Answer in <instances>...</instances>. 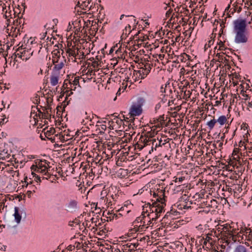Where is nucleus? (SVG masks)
Returning a JSON list of instances; mask_svg holds the SVG:
<instances>
[{"instance_id":"obj_1","label":"nucleus","mask_w":252,"mask_h":252,"mask_svg":"<svg viewBox=\"0 0 252 252\" xmlns=\"http://www.w3.org/2000/svg\"><path fill=\"white\" fill-rule=\"evenodd\" d=\"M2 8V14L5 19H8L7 20V27L5 29V32L7 33L9 36L15 38L20 34V29L19 27L16 26L13 23L10 24L11 20L9 18L11 17V11L10 10V7L9 5L7 6L5 4H1Z\"/></svg>"},{"instance_id":"obj_2","label":"nucleus","mask_w":252,"mask_h":252,"mask_svg":"<svg viewBox=\"0 0 252 252\" xmlns=\"http://www.w3.org/2000/svg\"><path fill=\"white\" fill-rule=\"evenodd\" d=\"M138 64L140 66L139 68L140 69L139 70H134L133 71L132 78L135 77L134 79L135 81L137 80V77L139 79H144L145 77V75H147L150 72L152 67L154 66L156 67L157 65V64H141V65L140 64Z\"/></svg>"},{"instance_id":"obj_3","label":"nucleus","mask_w":252,"mask_h":252,"mask_svg":"<svg viewBox=\"0 0 252 252\" xmlns=\"http://www.w3.org/2000/svg\"><path fill=\"white\" fill-rule=\"evenodd\" d=\"M86 65L87 64H85ZM87 67H86L85 65H83L82 67H84V69L82 70V72L83 73V75L85 74L86 76H90L95 75V71L96 69L99 67L104 66H102L101 64H87Z\"/></svg>"},{"instance_id":"obj_4","label":"nucleus","mask_w":252,"mask_h":252,"mask_svg":"<svg viewBox=\"0 0 252 252\" xmlns=\"http://www.w3.org/2000/svg\"><path fill=\"white\" fill-rule=\"evenodd\" d=\"M247 21L245 19H237L233 21L234 32L246 31Z\"/></svg>"},{"instance_id":"obj_5","label":"nucleus","mask_w":252,"mask_h":252,"mask_svg":"<svg viewBox=\"0 0 252 252\" xmlns=\"http://www.w3.org/2000/svg\"><path fill=\"white\" fill-rule=\"evenodd\" d=\"M235 33V42L237 43H244L247 42L248 37L246 31L234 32Z\"/></svg>"},{"instance_id":"obj_6","label":"nucleus","mask_w":252,"mask_h":252,"mask_svg":"<svg viewBox=\"0 0 252 252\" xmlns=\"http://www.w3.org/2000/svg\"><path fill=\"white\" fill-rule=\"evenodd\" d=\"M142 112V108L133 104L129 110V115L130 117H134L135 116H139Z\"/></svg>"},{"instance_id":"obj_7","label":"nucleus","mask_w":252,"mask_h":252,"mask_svg":"<svg viewBox=\"0 0 252 252\" xmlns=\"http://www.w3.org/2000/svg\"><path fill=\"white\" fill-rule=\"evenodd\" d=\"M109 59L112 61H116V63H118L124 61L123 54L119 50H117L115 52V54L109 58Z\"/></svg>"},{"instance_id":"obj_8","label":"nucleus","mask_w":252,"mask_h":252,"mask_svg":"<svg viewBox=\"0 0 252 252\" xmlns=\"http://www.w3.org/2000/svg\"><path fill=\"white\" fill-rule=\"evenodd\" d=\"M140 140H141V142L144 143V146L150 145V142H152V151H153V150H154L153 146L155 145V143L156 142V139H150V138H149L148 136L141 135L140 136Z\"/></svg>"},{"instance_id":"obj_9","label":"nucleus","mask_w":252,"mask_h":252,"mask_svg":"<svg viewBox=\"0 0 252 252\" xmlns=\"http://www.w3.org/2000/svg\"><path fill=\"white\" fill-rule=\"evenodd\" d=\"M67 208V211L70 213L75 212L77 209V202L75 200H71L68 204L66 205Z\"/></svg>"},{"instance_id":"obj_10","label":"nucleus","mask_w":252,"mask_h":252,"mask_svg":"<svg viewBox=\"0 0 252 252\" xmlns=\"http://www.w3.org/2000/svg\"><path fill=\"white\" fill-rule=\"evenodd\" d=\"M230 64L236 66V64H224V65H223V64H219V65L217 66V68L219 66L221 68L220 73H221V76H226L227 72L226 70H229L231 68Z\"/></svg>"},{"instance_id":"obj_11","label":"nucleus","mask_w":252,"mask_h":252,"mask_svg":"<svg viewBox=\"0 0 252 252\" xmlns=\"http://www.w3.org/2000/svg\"><path fill=\"white\" fill-rule=\"evenodd\" d=\"M148 212V210L147 209H146V211H143L141 215L138 217H137L135 220L134 221L133 223L143 222V224L145 223V221H144L143 220L146 218L145 214Z\"/></svg>"},{"instance_id":"obj_12","label":"nucleus","mask_w":252,"mask_h":252,"mask_svg":"<svg viewBox=\"0 0 252 252\" xmlns=\"http://www.w3.org/2000/svg\"><path fill=\"white\" fill-rule=\"evenodd\" d=\"M19 208L18 207H15L14 208V219L16 222L19 224L22 219L21 215L20 214L19 212Z\"/></svg>"},{"instance_id":"obj_13","label":"nucleus","mask_w":252,"mask_h":252,"mask_svg":"<svg viewBox=\"0 0 252 252\" xmlns=\"http://www.w3.org/2000/svg\"><path fill=\"white\" fill-rule=\"evenodd\" d=\"M157 201L158 202H160L162 204H164V206H165V205H166L165 203V200H164V201H163V198H161V197H159L158 198ZM158 217H159L160 214L162 213L163 212H164V206L163 205H160L158 204Z\"/></svg>"},{"instance_id":"obj_14","label":"nucleus","mask_w":252,"mask_h":252,"mask_svg":"<svg viewBox=\"0 0 252 252\" xmlns=\"http://www.w3.org/2000/svg\"><path fill=\"white\" fill-rule=\"evenodd\" d=\"M157 204V203L156 202H154L152 204H151L150 203H148L147 204H145L143 206V210L146 211L145 208L149 207L150 209V214L151 215L152 214L154 213V211L155 208Z\"/></svg>"},{"instance_id":"obj_15","label":"nucleus","mask_w":252,"mask_h":252,"mask_svg":"<svg viewBox=\"0 0 252 252\" xmlns=\"http://www.w3.org/2000/svg\"><path fill=\"white\" fill-rule=\"evenodd\" d=\"M52 58V63H58L61 58L60 52L58 51H54V53H53Z\"/></svg>"},{"instance_id":"obj_16","label":"nucleus","mask_w":252,"mask_h":252,"mask_svg":"<svg viewBox=\"0 0 252 252\" xmlns=\"http://www.w3.org/2000/svg\"><path fill=\"white\" fill-rule=\"evenodd\" d=\"M55 66L53 68L52 73L55 75H60V70L64 66V64H55Z\"/></svg>"},{"instance_id":"obj_17","label":"nucleus","mask_w":252,"mask_h":252,"mask_svg":"<svg viewBox=\"0 0 252 252\" xmlns=\"http://www.w3.org/2000/svg\"><path fill=\"white\" fill-rule=\"evenodd\" d=\"M59 75H55L54 73H52L50 79L51 84L52 86H54L58 84Z\"/></svg>"},{"instance_id":"obj_18","label":"nucleus","mask_w":252,"mask_h":252,"mask_svg":"<svg viewBox=\"0 0 252 252\" xmlns=\"http://www.w3.org/2000/svg\"><path fill=\"white\" fill-rule=\"evenodd\" d=\"M126 72H125V79L124 81L126 80V82L129 81V76L131 75L132 70H131L130 67H127V65L126 66Z\"/></svg>"},{"instance_id":"obj_19","label":"nucleus","mask_w":252,"mask_h":252,"mask_svg":"<svg viewBox=\"0 0 252 252\" xmlns=\"http://www.w3.org/2000/svg\"><path fill=\"white\" fill-rule=\"evenodd\" d=\"M237 229L236 228H233L232 230H230L229 233V238H231L232 240L234 242H236V236L235 235V234L236 233Z\"/></svg>"},{"instance_id":"obj_20","label":"nucleus","mask_w":252,"mask_h":252,"mask_svg":"<svg viewBox=\"0 0 252 252\" xmlns=\"http://www.w3.org/2000/svg\"><path fill=\"white\" fill-rule=\"evenodd\" d=\"M145 102V99L143 97H140L137 98L136 104L135 105L140 108H142Z\"/></svg>"},{"instance_id":"obj_21","label":"nucleus","mask_w":252,"mask_h":252,"mask_svg":"<svg viewBox=\"0 0 252 252\" xmlns=\"http://www.w3.org/2000/svg\"><path fill=\"white\" fill-rule=\"evenodd\" d=\"M227 121V119L224 115H222L218 118L217 122H218L220 125H224Z\"/></svg>"},{"instance_id":"obj_22","label":"nucleus","mask_w":252,"mask_h":252,"mask_svg":"<svg viewBox=\"0 0 252 252\" xmlns=\"http://www.w3.org/2000/svg\"><path fill=\"white\" fill-rule=\"evenodd\" d=\"M234 252H247V249L244 246L239 245L236 247Z\"/></svg>"},{"instance_id":"obj_23","label":"nucleus","mask_w":252,"mask_h":252,"mask_svg":"<svg viewBox=\"0 0 252 252\" xmlns=\"http://www.w3.org/2000/svg\"><path fill=\"white\" fill-rule=\"evenodd\" d=\"M68 62H76V57L74 55L73 53H69L68 54Z\"/></svg>"},{"instance_id":"obj_24","label":"nucleus","mask_w":252,"mask_h":252,"mask_svg":"<svg viewBox=\"0 0 252 252\" xmlns=\"http://www.w3.org/2000/svg\"><path fill=\"white\" fill-rule=\"evenodd\" d=\"M216 123L217 120L215 119H213V120H211L209 122H208L207 124V125L209 126L210 129H212L214 128V126Z\"/></svg>"},{"instance_id":"obj_25","label":"nucleus","mask_w":252,"mask_h":252,"mask_svg":"<svg viewBox=\"0 0 252 252\" xmlns=\"http://www.w3.org/2000/svg\"><path fill=\"white\" fill-rule=\"evenodd\" d=\"M138 245H139V244L138 243H130V244L128 243V244H126L125 246L127 248H131V249L130 250L131 251H134V249L136 248Z\"/></svg>"},{"instance_id":"obj_26","label":"nucleus","mask_w":252,"mask_h":252,"mask_svg":"<svg viewBox=\"0 0 252 252\" xmlns=\"http://www.w3.org/2000/svg\"><path fill=\"white\" fill-rule=\"evenodd\" d=\"M108 214H111V216H110L109 217V218L110 219V220H114V219H117L118 218H119L120 217H122L123 216V215L121 213H119V214H111L110 213V212H108Z\"/></svg>"},{"instance_id":"obj_27","label":"nucleus","mask_w":252,"mask_h":252,"mask_svg":"<svg viewBox=\"0 0 252 252\" xmlns=\"http://www.w3.org/2000/svg\"><path fill=\"white\" fill-rule=\"evenodd\" d=\"M23 22V20L22 18H18L15 20H13L12 23L16 26L19 27L20 28L21 27L20 24H22Z\"/></svg>"},{"instance_id":"obj_28","label":"nucleus","mask_w":252,"mask_h":252,"mask_svg":"<svg viewBox=\"0 0 252 252\" xmlns=\"http://www.w3.org/2000/svg\"><path fill=\"white\" fill-rule=\"evenodd\" d=\"M115 49V47H112L110 49L109 53H107V52H106L107 53V55L108 56V58L109 59V58L111 57L112 55H113L115 54L114 50Z\"/></svg>"},{"instance_id":"obj_29","label":"nucleus","mask_w":252,"mask_h":252,"mask_svg":"<svg viewBox=\"0 0 252 252\" xmlns=\"http://www.w3.org/2000/svg\"><path fill=\"white\" fill-rule=\"evenodd\" d=\"M80 77H75L73 81V85L74 86H78L80 87H81L80 85V82H79Z\"/></svg>"},{"instance_id":"obj_30","label":"nucleus","mask_w":252,"mask_h":252,"mask_svg":"<svg viewBox=\"0 0 252 252\" xmlns=\"http://www.w3.org/2000/svg\"><path fill=\"white\" fill-rule=\"evenodd\" d=\"M5 150H3L2 151V152L4 153V154H2V153H0V157H1V158H2L1 157L2 156H3V158H4V159L5 158H9V157L10 156V155L7 152V150H6V151H5Z\"/></svg>"},{"instance_id":"obj_31","label":"nucleus","mask_w":252,"mask_h":252,"mask_svg":"<svg viewBox=\"0 0 252 252\" xmlns=\"http://www.w3.org/2000/svg\"><path fill=\"white\" fill-rule=\"evenodd\" d=\"M38 112L39 114H42V116L44 117V119H51V115H49V118L47 117V115L48 114V112L47 111L46 113H43L41 112L40 110L38 109Z\"/></svg>"},{"instance_id":"obj_32","label":"nucleus","mask_w":252,"mask_h":252,"mask_svg":"<svg viewBox=\"0 0 252 252\" xmlns=\"http://www.w3.org/2000/svg\"><path fill=\"white\" fill-rule=\"evenodd\" d=\"M165 144V143H162V140L160 139L159 141H158V143H156V144H155V147L154 148V149H155V150H156V148L157 147H162L163 145H164Z\"/></svg>"},{"instance_id":"obj_33","label":"nucleus","mask_w":252,"mask_h":252,"mask_svg":"<svg viewBox=\"0 0 252 252\" xmlns=\"http://www.w3.org/2000/svg\"><path fill=\"white\" fill-rule=\"evenodd\" d=\"M232 6L234 7V11L235 12H237L238 13H239L242 10V8L241 6L238 5L237 4H236V5H234V4H232Z\"/></svg>"},{"instance_id":"obj_34","label":"nucleus","mask_w":252,"mask_h":252,"mask_svg":"<svg viewBox=\"0 0 252 252\" xmlns=\"http://www.w3.org/2000/svg\"><path fill=\"white\" fill-rule=\"evenodd\" d=\"M28 189H29V190H31L33 192H35V190L37 189V188L35 186V185L32 184V185H29Z\"/></svg>"},{"instance_id":"obj_35","label":"nucleus","mask_w":252,"mask_h":252,"mask_svg":"<svg viewBox=\"0 0 252 252\" xmlns=\"http://www.w3.org/2000/svg\"><path fill=\"white\" fill-rule=\"evenodd\" d=\"M148 217L150 219V220H151L152 222L154 221H156L158 219V217L157 216H152V218H151V215L148 214L147 215Z\"/></svg>"},{"instance_id":"obj_36","label":"nucleus","mask_w":252,"mask_h":252,"mask_svg":"<svg viewBox=\"0 0 252 252\" xmlns=\"http://www.w3.org/2000/svg\"><path fill=\"white\" fill-rule=\"evenodd\" d=\"M232 227L229 225L226 224L223 227V230H226V231L228 232V233H230V230L231 229Z\"/></svg>"},{"instance_id":"obj_37","label":"nucleus","mask_w":252,"mask_h":252,"mask_svg":"<svg viewBox=\"0 0 252 252\" xmlns=\"http://www.w3.org/2000/svg\"><path fill=\"white\" fill-rule=\"evenodd\" d=\"M123 67L122 66H120V73L125 74V72H126V64H123Z\"/></svg>"},{"instance_id":"obj_38","label":"nucleus","mask_w":252,"mask_h":252,"mask_svg":"<svg viewBox=\"0 0 252 252\" xmlns=\"http://www.w3.org/2000/svg\"><path fill=\"white\" fill-rule=\"evenodd\" d=\"M56 130L53 127H52L50 128V130H48L47 131V132L46 133H44V135L45 137H47V133L49 132L51 134H54Z\"/></svg>"},{"instance_id":"obj_39","label":"nucleus","mask_w":252,"mask_h":252,"mask_svg":"<svg viewBox=\"0 0 252 252\" xmlns=\"http://www.w3.org/2000/svg\"><path fill=\"white\" fill-rule=\"evenodd\" d=\"M39 172L40 173L43 174L44 175L47 176L48 177H49V174L47 171H46V168H44V169H41V170L39 171L38 172Z\"/></svg>"},{"instance_id":"obj_40","label":"nucleus","mask_w":252,"mask_h":252,"mask_svg":"<svg viewBox=\"0 0 252 252\" xmlns=\"http://www.w3.org/2000/svg\"><path fill=\"white\" fill-rule=\"evenodd\" d=\"M123 117L124 118L125 121L126 122V123H128L129 122H130V123L134 122V118L130 119L129 121H127V120L128 119L127 117H126L124 115L123 116Z\"/></svg>"},{"instance_id":"obj_41","label":"nucleus","mask_w":252,"mask_h":252,"mask_svg":"<svg viewBox=\"0 0 252 252\" xmlns=\"http://www.w3.org/2000/svg\"><path fill=\"white\" fill-rule=\"evenodd\" d=\"M34 100L35 101H36V102H35L34 101L33 102L34 103H36L37 104L38 103H40V98H39V96L37 94H35V96L34 97Z\"/></svg>"},{"instance_id":"obj_42","label":"nucleus","mask_w":252,"mask_h":252,"mask_svg":"<svg viewBox=\"0 0 252 252\" xmlns=\"http://www.w3.org/2000/svg\"><path fill=\"white\" fill-rule=\"evenodd\" d=\"M29 177L28 175L24 174V181H22V183H29Z\"/></svg>"},{"instance_id":"obj_43","label":"nucleus","mask_w":252,"mask_h":252,"mask_svg":"<svg viewBox=\"0 0 252 252\" xmlns=\"http://www.w3.org/2000/svg\"><path fill=\"white\" fill-rule=\"evenodd\" d=\"M158 204H157L156 205V207L155 208L154 211V213H155L154 215L158 216Z\"/></svg>"},{"instance_id":"obj_44","label":"nucleus","mask_w":252,"mask_h":252,"mask_svg":"<svg viewBox=\"0 0 252 252\" xmlns=\"http://www.w3.org/2000/svg\"><path fill=\"white\" fill-rule=\"evenodd\" d=\"M34 181L37 183H40L41 182L40 177L38 175H36L35 176V177L34 178Z\"/></svg>"},{"instance_id":"obj_45","label":"nucleus","mask_w":252,"mask_h":252,"mask_svg":"<svg viewBox=\"0 0 252 252\" xmlns=\"http://www.w3.org/2000/svg\"><path fill=\"white\" fill-rule=\"evenodd\" d=\"M160 107H161V104L160 102L157 103L156 105V106L155 108V111L156 113H157L158 110L159 109Z\"/></svg>"},{"instance_id":"obj_46","label":"nucleus","mask_w":252,"mask_h":252,"mask_svg":"<svg viewBox=\"0 0 252 252\" xmlns=\"http://www.w3.org/2000/svg\"><path fill=\"white\" fill-rule=\"evenodd\" d=\"M243 232L242 231H241V230L239 232L237 233V234H235V235H237V236H236V241L237 240V238H239L240 237H241V240H242L243 239V236H241L240 235V234L242 233Z\"/></svg>"},{"instance_id":"obj_47","label":"nucleus","mask_w":252,"mask_h":252,"mask_svg":"<svg viewBox=\"0 0 252 252\" xmlns=\"http://www.w3.org/2000/svg\"><path fill=\"white\" fill-rule=\"evenodd\" d=\"M106 47H107V44L105 43L104 47H103L101 49V53L103 55L104 57H105V49L106 48Z\"/></svg>"},{"instance_id":"obj_48","label":"nucleus","mask_w":252,"mask_h":252,"mask_svg":"<svg viewBox=\"0 0 252 252\" xmlns=\"http://www.w3.org/2000/svg\"><path fill=\"white\" fill-rule=\"evenodd\" d=\"M240 149L239 148H234L233 151V155H237L239 152Z\"/></svg>"},{"instance_id":"obj_49","label":"nucleus","mask_w":252,"mask_h":252,"mask_svg":"<svg viewBox=\"0 0 252 252\" xmlns=\"http://www.w3.org/2000/svg\"><path fill=\"white\" fill-rule=\"evenodd\" d=\"M162 64V66L160 68L159 66H158L157 68V72H158L159 70H165V68H163V66H165V64Z\"/></svg>"},{"instance_id":"obj_50","label":"nucleus","mask_w":252,"mask_h":252,"mask_svg":"<svg viewBox=\"0 0 252 252\" xmlns=\"http://www.w3.org/2000/svg\"><path fill=\"white\" fill-rule=\"evenodd\" d=\"M33 192L31 191V190H28L26 192V195H27V196L28 197V198H31V195L32 194Z\"/></svg>"},{"instance_id":"obj_51","label":"nucleus","mask_w":252,"mask_h":252,"mask_svg":"<svg viewBox=\"0 0 252 252\" xmlns=\"http://www.w3.org/2000/svg\"><path fill=\"white\" fill-rule=\"evenodd\" d=\"M159 122H162V123H164L165 120H164V115H162L159 116Z\"/></svg>"},{"instance_id":"obj_52","label":"nucleus","mask_w":252,"mask_h":252,"mask_svg":"<svg viewBox=\"0 0 252 252\" xmlns=\"http://www.w3.org/2000/svg\"><path fill=\"white\" fill-rule=\"evenodd\" d=\"M211 203H212L211 205H215L216 206H217V204H218V202H217V201L215 199H212L211 200Z\"/></svg>"},{"instance_id":"obj_53","label":"nucleus","mask_w":252,"mask_h":252,"mask_svg":"<svg viewBox=\"0 0 252 252\" xmlns=\"http://www.w3.org/2000/svg\"><path fill=\"white\" fill-rule=\"evenodd\" d=\"M250 230V232H249V237L252 238V231L250 230V229H247L245 230L246 233H248V232L247 231Z\"/></svg>"},{"instance_id":"obj_54","label":"nucleus","mask_w":252,"mask_h":252,"mask_svg":"<svg viewBox=\"0 0 252 252\" xmlns=\"http://www.w3.org/2000/svg\"><path fill=\"white\" fill-rule=\"evenodd\" d=\"M32 178H32V177L31 175L29 177V184H30V185L33 184V180Z\"/></svg>"},{"instance_id":"obj_55","label":"nucleus","mask_w":252,"mask_h":252,"mask_svg":"<svg viewBox=\"0 0 252 252\" xmlns=\"http://www.w3.org/2000/svg\"><path fill=\"white\" fill-rule=\"evenodd\" d=\"M174 64H172L171 66H169L168 68H167V71L169 72H171L172 71V70L173 69V67H174Z\"/></svg>"},{"instance_id":"obj_56","label":"nucleus","mask_w":252,"mask_h":252,"mask_svg":"<svg viewBox=\"0 0 252 252\" xmlns=\"http://www.w3.org/2000/svg\"><path fill=\"white\" fill-rule=\"evenodd\" d=\"M239 147H242V146H245V149H246V146L245 145V142L242 140H241L239 143V145H238Z\"/></svg>"},{"instance_id":"obj_57","label":"nucleus","mask_w":252,"mask_h":252,"mask_svg":"<svg viewBox=\"0 0 252 252\" xmlns=\"http://www.w3.org/2000/svg\"><path fill=\"white\" fill-rule=\"evenodd\" d=\"M197 64H195L194 65L191 66L192 70H188L187 73L189 74L191 72L194 71V68L196 67Z\"/></svg>"},{"instance_id":"obj_58","label":"nucleus","mask_w":252,"mask_h":252,"mask_svg":"<svg viewBox=\"0 0 252 252\" xmlns=\"http://www.w3.org/2000/svg\"><path fill=\"white\" fill-rule=\"evenodd\" d=\"M146 224L144 223L142 225H140L139 227V229H140L141 231H143L145 228H147L148 227H145Z\"/></svg>"},{"instance_id":"obj_59","label":"nucleus","mask_w":252,"mask_h":252,"mask_svg":"<svg viewBox=\"0 0 252 252\" xmlns=\"http://www.w3.org/2000/svg\"><path fill=\"white\" fill-rule=\"evenodd\" d=\"M39 168L37 169V172H39V169H41L43 167L46 168V166L44 165H43L42 163L39 164Z\"/></svg>"},{"instance_id":"obj_60","label":"nucleus","mask_w":252,"mask_h":252,"mask_svg":"<svg viewBox=\"0 0 252 252\" xmlns=\"http://www.w3.org/2000/svg\"><path fill=\"white\" fill-rule=\"evenodd\" d=\"M72 223H75L77 224H79L80 223V221L77 218H75L74 220L72 221Z\"/></svg>"},{"instance_id":"obj_61","label":"nucleus","mask_w":252,"mask_h":252,"mask_svg":"<svg viewBox=\"0 0 252 252\" xmlns=\"http://www.w3.org/2000/svg\"><path fill=\"white\" fill-rule=\"evenodd\" d=\"M171 11H172L171 9V8H169V9L167 11V12H166V16L167 17H169V15H170L171 13Z\"/></svg>"},{"instance_id":"obj_62","label":"nucleus","mask_w":252,"mask_h":252,"mask_svg":"<svg viewBox=\"0 0 252 252\" xmlns=\"http://www.w3.org/2000/svg\"><path fill=\"white\" fill-rule=\"evenodd\" d=\"M185 69L184 67H182L181 69V71L180 72V74L181 75H183L185 73Z\"/></svg>"},{"instance_id":"obj_63","label":"nucleus","mask_w":252,"mask_h":252,"mask_svg":"<svg viewBox=\"0 0 252 252\" xmlns=\"http://www.w3.org/2000/svg\"><path fill=\"white\" fill-rule=\"evenodd\" d=\"M60 139L62 142H64L66 140L64 139V135H61L60 137Z\"/></svg>"},{"instance_id":"obj_64","label":"nucleus","mask_w":252,"mask_h":252,"mask_svg":"<svg viewBox=\"0 0 252 252\" xmlns=\"http://www.w3.org/2000/svg\"><path fill=\"white\" fill-rule=\"evenodd\" d=\"M24 183V185L22 186V187L23 188H28L29 185H30V184H29V183Z\"/></svg>"}]
</instances>
